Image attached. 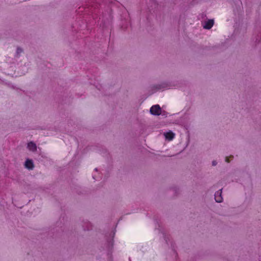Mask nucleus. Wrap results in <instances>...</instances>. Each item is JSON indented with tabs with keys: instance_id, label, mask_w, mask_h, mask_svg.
<instances>
[{
	"instance_id": "nucleus-1",
	"label": "nucleus",
	"mask_w": 261,
	"mask_h": 261,
	"mask_svg": "<svg viewBox=\"0 0 261 261\" xmlns=\"http://www.w3.org/2000/svg\"><path fill=\"white\" fill-rule=\"evenodd\" d=\"M150 112L153 115H160L161 114V108L159 105H154L150 109Z\"/></svg>"
},
{
	"instance_id": "nucleus-2",
	"label": "nucleus",
	"mask_w": 261,
	"mask_h": 261,
	"mask_svg": "<svg viewBox=\"0 0 261 261\" xmlns=\"http://www.w3.org/2000/svg\"><path fill=\"white\" fill-rule=\"evenodd\" d=\"M214 20L213 19H209L205 22V24L203 25V28L205 29H210L212 28L214 25Z\"/></svg>"
},
{
	"instance_id": "nucleus-3",
	"label": "nucleus",
	"mask_w": 261,
	"mask_h": 261,
	"mask_svg": "<svg viewBox=\"0 0 261 261\" xmlns=\"http://www.w3.org/2000/svg\"><path fill=\"white\" fill-rule=\"evenodd\" d=\"M221 190L216 192L215 194V199L217 202H221L222 201V197L221 196Z\"/></svg>"
},
{
	"instance_id": "nucleus-4",
	"label": "nucleus",
	"mask_w": 261,
	"mask_h": 261,
	"mask_svg": "<svg viewBox=\"0 0 261 261\" xmlns=\"http://www.w3.org/2000/svg\"><path fill=\"white\" fill-rule=\"evenodd\" d=\"M28 148L29 150L35 152L37 150V146L36 144L33 142H30L28 143Z\"/></svg>"
},
{
	"instance_id": "nucleus-5",
	"label": "nucleus",
	"mask_w": 261,
	"mask_h": 261,
	"mask_svg": "<svg viewBox=\"0 0 261 261\" xmlns=\"http://www.w3.org/2000/svg\"><path fill=\"white\" fill-rule=\"evenodd\" d=\"M25 167L29 169H33L34 164L31 160L27 159L25 162Z\"/></svg>"
},
{
	"instance_id": "nucleus-6",
	"label": "nucleus",
	"mask_w": 261,
	"mask_h": 261,
	"mask_svg": "<svg viewBox=\"0 0 261 261\" xmlns=\"http://www.w3.org/2000/svg\"><path fill=\"white\" fill-rule=\"evenodd\" d=\"M166 138L169 140H172L174 137V134L171 132H168L164 134Z\"/></svg>"
},
{
	"instance_id": "nucleus-7",
	"label": "nucleus",
	"mask_w": 261,
	"mask_h": 261,
	"mask_svg": "<svg viewBox=\"0 0 261 261\" xmlns=\"http://www.w3.org/2000/svg\"><path fill=\"white\" fill-rule=\"evenodd\" d=\"M85 225L86 226H83L84 230H89L92 228V225L89 222H85Z\"/></svg>"
},
{
	"instance_id": "nucleus-8",
	"label": "nucleus",
	"mask_w": 261,
	"mask_h": 261,
	"mask_svg": "<svg viewBox=\"0 0 261 261\" xmlns=\"http://www.w3.org/2000/svg\"><path fill=\"white\" fill-rule=\"evenodd\" d=\"M22 51H23V50L22 48H21L20 47H17V50H16V53L17 57H19L20 54H21Z\"/></svg>"
},
{
	"instance_id": "nucleus-9",
	"label": "nucleus",
	"mask_w": 261,
	"mask_h": 261,
	"mask_svg": "<svg viewBox=\"0 0 261 261\" xmlns=\"http://www.w3.org/2000/svg\"><path fill=\"white\" fill-rule=\"evenodd\" d=\"M217 163L216 161H213L212 162L213 166H216L217 165Z\"/></svg>"
},
{
	"instance_id": "nucleus-10",
	"label": "nucleus",
	"mask_w": 261,
	"mask_h": 261,
	"mask_svg": "<svg viewBox=\"0 0 261 261\" xmlns=\"http://www.w3.org/2000/svg\"><path fill=\"white\" fill-rule=\"evenodd\" d=\"M225 161L227 163H229V158L228 157H226L225 158Z\"/></svg>"
},
{
	"instance_id": "nucleus-11",
	"label": "nucleus",
	"mask_w": 261,
	"mask_h": 261,
	"mask_svg": "<svg viewBox=\"0 0 261 261\" xmlns=\"http://www.w3.org/2000/svg\"><path fill=\"white\" fill-rule=\"evenodd\" d=\"M160 86H159V87H160ZM156 88H157L158 89H161V88H160V87H157Z\"/></svg>"
}]
</instances>
